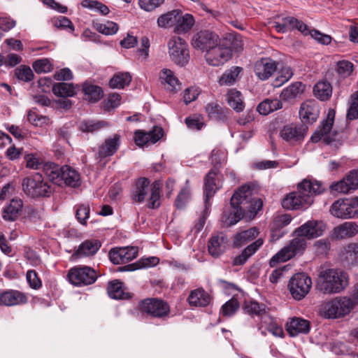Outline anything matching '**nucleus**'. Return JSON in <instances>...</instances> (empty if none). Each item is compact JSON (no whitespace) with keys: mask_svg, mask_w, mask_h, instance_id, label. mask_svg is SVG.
<instances>
[{"mask_svg":"<svg viewBox=\"0 0 358 358\" xmlns=\"http://www.w3.org/2000/svg\"><path fill=\"white\" fill-rule=\"evenodd\" d=\"M263 206L262 200L252 196L250 187L242 185L236 191L230 199V206L224 209L222 222L226 227H230L243 218L254 219Z\"/></svg>","mask_w":358,"mask_h":358,"instance_id":"nucleus-1","label":"nucleus"},{"mask_svg":"<svg viewBox=\"0 0 358 358\" xmlns=\"http://www.w3.org/2000/svg\"><path fill=\"white\" fill-rule=\"evenodd\" d=\"M325 191L321 182L303 179L298 184L297 191L287 194L282 200V206L287 210L306 209L313 203V196Z\"/></svg>","mask_w":358,"mask_h":358,"instance_id":"nucleus-2","label":"nucleus"},{"mask_svg":"<svg viewBox=\"0 0 358 358\" xmlns=\"http://www.w3.org/2000/svg\"><path fill=\"white\" fill-rule=\"evenodd\" d=\"M225 159L226 155L223 151L216 149L212 150L210 160L213 167L204 178L203 190L206 206H207L209 200L214 196L215 192L221 187L219 178V176H221L220 169Z\"/></svg>","mask_w":358,"mask_h":358,"instance_id":"nucleus-3","label":"nucleus"},{"mask_svg":"<svg viewBox=\"0 0 358 358\" xmlns=\"http://www.w3.org/2000/svg\"><path fill=\"white\" fill-rule=\"evenodd\" d=\"M43 171L49 181L59 186L64 184L75 188L80 185L79 173L69 166L59 167L53 162H47L43 166Z\"/></svg>","mask_w":358,"mask_h":358,"instance_id":"nucleus-4","label":"nucleus"},{"mask_svg":"<svg viewBox=\"0 0 358 358\" xmlns=\"http://www.w3.org/2000/svg\"><path fill=\"white\" fill-rule=\"evenodd\" d=\"M348 285L347 273L337 269H327L320 273L317 287L324 294H336L344 290Z\"/></svg>","mask_w":358,"mask_h":358,"instance_id":"nucleus-5","label":"nucleus"},{"mask_svg":"<svg viewBox=\"0 0 358 358\" xmlns=\"http://www.w3.org/2000/svg\"><path fill=\"white\" fill-rule=\"evenodd\" d=\"M22 187L24 194L33 199L50 197L54 192L52 185L39 172L24 178Z\"/></svg>","mask_w":358,"mask_h":358,"instance_id":"nucleus-6","label":"nucleus"},{"mask_svg":"<svg viewBox=\"0 0 358 358\" xmlns=\"http://www.w3.org/2000/svg\"><path fill=\"white\" fill-rule=\"evenodd\" d=\"M352 299L348 296H338L322 305V315L328 319L343 317L354 309Z\"/></svg>","mask_w":358,"mask_h":358,"instance_id":"nucleus-7","label":"nucleus"},{"mask_svg":"<svg viewBox=\"0 0 358 358\" xmlns=\"http://www.w3.org/2000/svg\"><path fill=\"white\" fill-rule=\"evenodd\" d=\"M303 236H296L289 244L280 250L270 259L269 265L275 267L279 262H285L296 255H301L305 251L307 243Z\"/></svg>","mask_w":358,"mask_h":358,"instance_id":"nucleus-8","label":"nucleus"},{"mask_svg":"<svg viewBox=\"0 0 358 358\" xmlns=\"http://www.w3.org/2000/svg\"><path fill=\"white\" fill-rule=\"evenodd\" d=\"M138 309L152 317L164 318L170 314L169 304L159 298H147L138 302Z\"/></svg>","mask_w":358,"mask_h":358,"instance_id":"nucleus-9","label":"nucleus"},{"mask_svg":"<svg viewBox=\"0 0 358 358\" xmlns=\"http://www.w3.org/2000/svg\"><path fill=\"white\" fill-rule=\"evenodd\" d=\"M169 53L171 59L177 65L183 66L189 59L188 45L185 41L180 36L172 37L169 43Z\"/></svg>","mask_w":358,"mask_h":358,"instance_id":"nucleus-10","label":"nucleus"},{"mask_svg":"<svg viewBox=\"0 0 358 358\" xmlns=\"http://www.w3.org/2000/svg\"><path fill=\"white\" fill-rule=\"evenodd\" d=\"M230 44L229 41H218L217 45L210 48L206 52V59L208 64L218 66L231 59V50L229 46Z\"/></svg>","mask_w":358,"mask_h":358,"instance_id":"nucleus-11","label":"nucleus"},{"mask_svg":"<svg viewBox=\"0 0 358 358\" xmlns=\"http://www.w3.org/2000/svg\"><path fill=\"white\" fill-rule=\"evenodd\" d=\"M311 285V278L305 273H299L289 280L288 288L294 299L301 300L309 292Z\"/></svg>","mask_w":358,"mask_h":358,"instance_id":"nucleus-12","label":"nucleus"},{"mask_svg":"<svg viewBox=\"0 0 358 358\" xmlns=\"http://www.w3.org/2000/svg\"><path fill=\"white\" fill-rule=\"evenodd\" d=\"M67 277L71 284L82 286L93 284L97 278V275L91 267L79 266L71 268Z\"/></svg>","mask_w":358,"mask_h":358,"instance_id":"nucleus-13","label":"nucleus"},{"mask_svg":"<svg viewBox=\"0 0 358 358\" xmlns=\"http://www.w3.org/2000/svg\"><path fill=\"white\" fill-rule=\"evenodd\" d=\"M358 188V169L352 170L342 180L332 182L329 186L330 193L348 194Z\"/></svg>","mask_w":358,"mask_h":358,"instance_id":"nucleus-14","label":"nucleus"},{"mask_svg":"<svg viewBox=\"0 0 358 358\" xmlns=\"http://www.w3.org/2000/svg\"><path fill=\"white\" fill-rule=\"evenodd\" d=\"M220 39L217 34L210 30H201L194 34L192 39V46L197 50L208 51L217 45Z\"/></svg>","mask_w":358,"mask_h":358,"instance_id":"nucleus-15","label":"nucleus"},{"mask_svg":"<svg viewBox=\"0 0 358 358\" xmlns=\"http://www.w3.org/2000/svg\"><path fill=\"white\" fill-rule=\"evenodd\" d=\"M326 229V224L318 220H309L296 228L294 234L303 236L307 239H313L322 236Z\"/></svg>","mask_w":358,"mask_h":358,"instance_id":"nucleus-16","label":"nucleus"},{"mask_svg":"<svg viewBox=\"0 0 358 358\" xmlns=\"http://www.w3.org/2000/svg\"><path fill=\"white\" fill-rule=\"evenodd\" d=\"M334 117L335 111L334 110H330L327 114V119L324 120L321 122V124L317 127L315 132L311 136L312 142L317 143L323 136H325L324 138V141L327 144H330L335 141L334 137L328 136L332 129L334 122Z\"/></svg>","mask_w":358,"mask_h":358,"instance_id":"nucleus-17","label":"nucleus"},{"mask_svg":"<svg viewBox=\"0 0 358 358\" xmlns=\"http://www.w3.org/2000/svg\"><path fill=\"white\" fill-rule=\"evenodd\" d=\"M307 131L308 127L304 123L300 125H286L280 131V136L290 144L295 145L303 141Z\"/></svg>","mask_w":358,"mask_h":358,"instance_id":"nucleus-18","label":"nucleus"},{"mask_svg":"<svg viewBox=\"0 0 358 358\" xmlns=\"http://www.w3.org/2000/svg\"><path fill=\"white\" fill-rule=\"evenodd\" d=\"M331 213L338 218L348 219L356 217L353 199H338L330 208Z\"/></svg>","mask_w":358,"mask_h":358,"instance_id":"nucleus-19","label":"nucleus"},{"mask_svg":"<svg viewBox=\"0 0 358 358\" xmlns=\"http://www.w3.org/2000/svg\"><path fill=\"white\" fill-rule=\"evenodd\" d=\"M138 255L136 247H122L112 248L109 252L110 260L114 264H122L135 259Z\"/></svg>","mask_w":358,"mask_h":358,"instance_id":"nucleus-20","label":"nucleus"},{"mask_svg":"<svg viewBox=\"0 0 358 358\" xmlns=\"http://www.w3.org/2000/svg\"><path fill=\"white\" fill-rule=\"evenodd\" d=\"M278 62L270 57H263L255 64V75L262 80L269 78L277 70Z\"/></svg>","mask_w":358,"mask_h":358,"instance_id":"nucleus-21","label":"nucleus"},{"mask_svg":"<svg viewBox=\"0 0 358 358\" xmlns=\"http://www.w3.org/2000/svg\"><path fill=\"white\" fill-rule=\"evenodd\" d=\"M164 133V129L158 126L153 127L152 129L148 132L137 130L134 133V141L138 146L142 147L150 142L155 143L162 138Z\"/></svg>","mask_w":358,"mask_h":358,"instance_id":"nucleus-22","label":"nucleus"},{"mask_svg":"<svg viewBox=\"0 0 358 358\" xmlns=\"http://www.w3.org/2000/svg\"><path fill=\"white\" fill-rule=\"evenodd\" d=\"M26 295L17 290L8 289L0 294V305L13 306L27 303Z\"/></svg>","mask_w":358,"mask_h":358,"instance_id":"nucleus-23","label":"nucleus"},{"mask_svg":"<svg viewBox=\"0 0 358 358\" xmlns=\"http://www.w3.org/2000/svg\"><path fill=\"white\" fill-rule=\"evenodd\" d=\"M150 181L148 178L141 177L135 181L133 189L131 191V198L135 202L142 203L148 194Z\"/></svg>","mask_w":358,"mask_h":358,"instance_id":"nucleus-24","label":"nucleus"},{"mask_svg":"<svg viewBox=\"0 0 358 358\" xmlns=\"http://www.w3.org/2000/svg\"><path fill=\"white\" fill-rule=\"evenodd\" d=\"M101 246V243L99 240H86L79 245L78 248L73 252L72 257L80 258L86 256H92L96 253Z\"/></svg>","mask_w":358,"mask_h":358,"instance_id":"nucleus-25","label":"nucleus"},{"mask_svg":"<svg viewBox=\"0 0 358 358\" xmlns=\"http://www.w3.org/2000/svg\"><path fill=\"white\" fill-rule=\"evenodd\" d=\"M310 329V322L301 317H293L286 324V329L291 336H296L299 334H306Z\"/></svg>","mask_w":358,"mask_h":358,"instance_id":"nucleus-26","label":"nucleus"},{"mask_svg":"<svg viewBox=\"0 0 358 358\" xmlns=\"http://www.w3.org/2000/svg\"><path fill=\"white\" fill-rule=\"evenodd\" d=\"M211 297L203 288H197L192 290L187 297V301L190 306L206 307L210 304Z\"/></svg>","mask_w":358,"mask_h":358,"instance_id":"nucleus-27","label":"nucleus"},{"mask_svg":"<svg viewBox=\"0 0 358 358\" xmlns=\"http://www.w3.org/2000/svg\"><path fill=\"white\" fill-rule=\"evenodd\" d=\"M120 136L114 134L112 138L105 140L104 144L99 146L98 156L100 159L113 155L119 148L120 144Z\"/></svg>","mask_w":358,"mask_h":358,"instance_id":"nucleus-28","label":"nucleus"},{"mask_svg":"<svg viewBox=\"0 0 358 358\" xmlns=\"http://www.w3.org/2000/svg\"><path fill=\"white\" fill-rule=\"evenodd\" d=\"M83 99L90 103H96L103 96L102 88L98 85L85 82L82 85Z\"/></svg>","mask_w":358,"mask_h":358,"instance_id":"nucleus-29","label":"nucleus"},{"mask_svg":"<svg viewBox=\"0 0 358 358\" xmlns=\"http://www.w3.org/2000/svg\"><path fill=\"white\" fill-rule=\"evenodd\" d=\"M107 292L109 296L115 299H129L132 296V294L124 291V283L119 280L110 281Z\"/></svg>","mask_w":358,"mask_h":358,"instance_id":"nucleus-30","label":"nucleus"},{"mask_svg":"<svg viewBox=\"0 0 358 358\" xmlns=\"http://www.w3.org/2000/svg\"><path fill=\"white\" fill-rule=\"evenodd\" d=\"M206 113L210 120L225 122L227 120L229 110L216 102L208 103L205 107Z\"/></svg>","mask_w":358,"mask_h":358,"instance_id":"nucleus-31","label":"nucleus"},{"mask_svg":"<svg viewBox=\"0 0 358 358\" xmlns=\"http://www.w3.org/2000/svg\"><path fill=\"white\" fill-rule=\"evenodd\" d=\"M262 244L263 240L262 238H259L248 245L239 255L236 256L234 259L233 265H243L247 260L258 250Z\"/></svg>","mask_w":358,"mask_h":358,"instance_id":"nucleus-32","label":"nucleus"},{"mask_svg":"<svg viewBox=\"0 0 358 358\" xmlns=\"http://www.w3.org/2000/svg\"><path fill=\"white\" fill-rule=\"evenodd\" d=\"M23 202L20 199H13L3 210V218L7 221H15L22 211Z\"/></svg>","mask_w":358,"mask_h":358,"instance_id":"nucleus-33","label":"nucleus"},{"mask_svg":"<svg viewBox=\"0 0 358 358\" xmlns=\"http://www.w3.org/2000/svg\"><path fill=\"white\" fill-rule=\"evenodd\" d=\"M226 243L227 238L224 235L213 236L208 245L209 254L214 257H218L224 252Z\"/></svg>","mask_w":358,"mask_h":358,"instance_id":"nucleus-34","label":"nucleus"},{"mask_svg":"<svg viewBox=\"0 0 358 358\" xmlns=\"http://www.w3.org/2000/svg\"><path fill=\"white\" fill-rule=\"evenodd\" d=\"M80 88L79 85L75 86L73 83L64 82L55 83L52 87L53 94L59 97H72L76 94V89Z\"/></svg>","mask_w":358,"mask_h":358,"instance_id":"nucleus-35","label":"nucleus"},{"mask_svg":"<svg viewBox=\"0 0 358 358\" xmlns=\"http://www.w3.org/2000/svg\"><path fill=\"white\" fill-rule=\"evenodd\" d=\"M292 221L290 215H278L274 217L273 221L271 224V236L273 238L278 239L282 236L283 233H280V229L287 226Z\"/></svg>","mask_w":358,"mask_h":358,"instance_id":"nucleus-36","label":"nucleus"},{"mask_svg":"<svg viewBox=\"0 0 358 358\" xmlns=\"http://www.w3.org/2000/svg\"><path fill=\"white\" fill-rule=\"evenodd\" d=\"M305 87V85L301 82H294L284 89L281 92L280 96L285 101L294 99L303 94Z\"/></svg>","mask_w":358,"mask_h":358,"instance_id":"nucleus-37","label":"nucleus"},{"mask_svg":"<svg viewBox=\"0 0 358 358\" xmlns=\"http://www.w3.org/2000/svg\"><path fill=\"white\" fill-rule=\"evenodd\" d=\"M159 258L155 257L141 259L133 264L120 266L117 268V271L120 272L133 271L147 266H155L159 263Z\"/></svg>","mask_w":358,"mask_h":358,"instance_id":"nucleus-38","label":"nucleus"},{"mask_svg":"<svg viewBox=\"0 0 358 358\" xmlns=\"http://www.w3.org/2000/svg\"><path fill=\"white\" fill-rule=\"evenodd\" d=\"M282 103L278 99H266L259 103L257 110L261 115H266L269 113L282 108Z\"/></svg>","mask_w":358,"mask_h":358,"instance_id":"nucleus-39","label":"nucleus"},{"mask_svg":"<svg viewBox=\"0 0 358 358\" xmlns=\"http://www.w3.org/2000/svg\"><path fill=\"white\" fill-rule=\"evenodd\" d=\"M177 18L175 30L178 33H186L189 31L195 22L193 15L189 13H185V15H182V13L178 14Z\"/></svg>","mask_w":358,"mask_h":358,"instance_id":"nucleus-40","label":"nucleus"},{"mask_svg":"<svg viewBox=\"0 0 358 358\" xmlns=\"http://www.w3.org/2000/svg\"><path fill=\"white\" fill-rule=\"evenodd\" d=\"M358 231V226L355 223L345 222L334 228V234L337 238H345L354 236Z\"/></svg>","mask_w":358,"mask_h":358,"instance_id":"nucleus-41","label":"nucleus"},{"mask_svg":"<svg viewBox=\"0 0 358 358\" xmlns=\"http://www.w3.org/2000/svg\"><path fill=\"white\" fill-rule=\"evenodd\" d=\"M313 92L317 98L325 101L331 96L332 87L328 81H320L314 86Z\"/></svg>","mask_w":358,"mask_h":358,"instance_id":"nucleus-42","label":"nucleus"},{"mask_svg":"<svg viewBox=\"0 0 358 358\" xmlns=\"http://www.w3.org/2000/svg\"><path fill=\"white\" fill-rule=\"evenodd\" d=\"M299 115L303 122L313 123L317 120L318 114L313 105L302 103L299 110Z\"/></svg>","mask_w":358,"mask_h":358,"instance_id":"nucleus-43","label":"nucleus"},{"mask_svg":"<svg viewBox=\"0 0 358 358\" xmlns=\"http://www.w3.org/2000/svg\"><path fill=\"white\" fill-rule=\"evenodd\" d=\"M150 196L148 203V208L157 209L161 206L159 201L161 192V182L158 180L154 181L150 187Z\"/></svg>","mask_w":358,"mask_h":358,"instance_id":"nucleus-44","label":"nucleus"},{"mask_svg":"<svg viewBox=\"0 0 358 358\" xmlns=\"http://www.w3.org/2000/svg\"><path fill=\"white\" fill-rule=\"evenodd\" d=\"M241 96V93L235 89L231 90L227 94V101L229 106L238 113L243 111L245 108Z\"/></svg>","mask_w":358,"mask_h":358,"instance_id":"nucleus-45","label":"nucleus"},{"mask_svg":"<svg viewBox=\"0 0 358 358\" xmlns=\"http://www.w3.org/2000/svg\"><path fill=\"white\" fill-rule=\"evenodd\" d=\"M243 69L239 66H232L229 69L225 71L219 80L220 85H231L238 78V75Z\"/></svg>","mask_w":358,"mask_h":358,"instance_id":"nucleus-46","label":"nucleus"},{"mask_svg":"<svg viewBox=\"0 0 358 358\" xmlns=\"http://www.w3.org/2000/svg\"><path fill=\"white\" fill-rule=\"evenodd\" d=\"M131 81V76L129 73H115L110 80L109 85L111 88H124L126 85H129Z\"/></svg>","mask_w":358,"mask_h":358,"instance_id":"nucleus-47","label":"nucleus"},{"mask_svg":"<svg viewBox=\"0 0 358 358\" xmlns=\"http://www.w3.org/2000/svg\"><path fill=\"white\" fill-rule=\"evenodd\" d=\"M178 14H181V10L176 9L160 15L157 19L158 26L160 27L173 26L177 21Z\"/></svg>","mask_w":358,"mask_h":358,"instance_id":"nucleus-48","label":"nucleus"},{"mask_svg":"<svg viewBox=\"0 0 358 358\" xmlns=\"http://www.w3.org/2000/svg\"><path fill=\"white\" fill-rule=\"evenodd\" d=\"M243 309L252 316H262L266 313V305L259 303L255 301H245Z\"/></svg>","mask_w":358,"mask_h":358,"instance_id":"nucleus-49","label":"nucleus"},{"mask_svg":"<svg viewBox=\"0 0 358 358\" xmlns=\"http://www.w3.org/2000/svg\"><path fill=\"white\" fill-rule=\"evenodd\" d=\"M282 21L285 22L287 30L296 29L303 35H309V29L307 24L298 20L296 18L294 17H286L282 18Z\"/></svg>","mask_w":358,"mask_h":358,"instance_id":"nucleus-50","label":"nucleus"},{"mask_svg":"<svg viewBox=\"0 0 358 358\" xmlns=\"http://www.w3.org/2000/svg\"><path fill=\"white\" fill-rule=\"evenodd\" d=\"M358 119V91L352 94L349 100L346 120L352 121Z\"/></svg>","mask_w":358,"mask_h":358,"instance_id":"nucleus-51","label":"nucleus"},{"mask_svg":"<svg viewBox=\"0 0 358 358\" xmlns=\"http://www.w3.org/2000/svg\"><path fill=\"white\" fill-rule=\"evenodd\" d=\"M108 123L105 121L84 120L80 122L79 129L83 132H94L107 127Z\"/></svg>","mask_w":358,"mask_h":358,"instance_id":"nucleus-52","label":"nucleus"},{"mask_svg":"<svg viewBox=\"0 0 358 358\" xmlns=\"http://www.w3.org/2000/svg\"><path fill=\"white\" fill-rule=\"evenodd\" d=\"M344 258L348 264H358V243H350L345 249Z\"/></svg>","mask_w":358,"mask_h":358,"instance_id":"nucleus-53","label":"nucleus"},{"mask_svg":"<svg viewBox=\"0 0 358 358\" xmlns=\"http://www.w3.org/2000/svg\"><path fill=\"white\" fill-rule=\"evenodd\" d=\"M15 76L19 80L26 83L31 81L34 78V74L29 66L21 65L15 69Z\"/></svg>","mask_w":358,"mask_h":358,"instance_id":"nucleus-54","label":"nucleus"},{"mask_svg":"<svg viewBox=\"0 0 358 358\" xmlns=\"http://www.w3.org/2000/svg\"><path fill=\"white\" fill-rule=\"evenodd\" d=\"M353 69V64L348 60H341L336 64V71L343 78L349 77L352 74Z\"/></svg>","mask_w":358,"mask_h":358,"instance_id":"nucleus-55","label":"nucleus"},{"mask_svg":"<svg viewBox=\"0 0 358 358\" xmlns=\"http://www.w3.org/2000/svg\"><path fill=\"white\" fill-rule=\"evenodd\" d=\"M81 5L84 8L95 9L96 10L99 11V13H101L103 15H106L110 12V10L106 5L102 3L101 2H99L98 1L83 0L81 2Z\"/></svg>","mask_w":358,"mask_h":358,"instance_id":"nucleus-56","label":"nucleus"},{"mask_svg":"<svg viewBox=\"0 0 358 358\" xmlns=\"http://www.w3.org/2000/svg\"><path fill=\"white\" fill-rule=\"evenodd\" d=\"M32 67L36 73H48L53 70V65L48 58L36 59L33 62Z\"/></svg>","mask_w":358,"mask_h":358,"instance_id":"nucleus-57","label":"nucleus"},{"mask_svg":"<svg viewBox=\"0 0 358 358\" xmlns=\"http://www.w3.org/2000/svg\"><path fill=\"white\" fill-rule=\"evenodd\" d=\"M76 217L83 225L87 224V220L90 217V208L89 204H80L76 206Z\"/></svg>","mask_w":358,"mask_h":358,"instance_id":"nucleus-58","label":"nucleus"},{"mask_svg":"<svg viewBox=\"0 0 358 358\" xmlns=\"http://www.w3.org/2000/svg\"><path fill=\"white\" fill-rule=\"evenodd\" d=\"M239 308V302L235 298H231L222 306V314L224 316H231Z\"/></svg>","mask_w":358,"mask_h":358,"instance_id":"nucleus-59","label":"nucleus"},{"mask_svg":"<svg viewBox=\"0 0 358 358\" xmlns=\"http://www.w3.org/2000/svg\"><path fill=\"white\" fill-rule=\"evenodd\" d=\"M118 29V24L111 21H108L106 24H99L96 26V30L105 35H113L117 31Z\"/></svg>","mask_w":358,"mask_h":358,"instance_id":"nucleus-60","label":"nucleus"},{"mask_svg":"<svg viewBox=\"0 0 358 358\" xmlns=\"http://www.w3.org/2000/svg\"><path fill=\"white\" fill-rule=\"evenodd\" d=\"M27 163V167L33 169H42V172L44 174L43 166L47 163L43 164L38 158L36 157L33 154L27 155L24 157Z\"/></svg>","mask_w":358,"mask_h":358,"instance_id":"nucleus-61","label":"nucleus"},{"mask_svg":"<svg viewBox=\"0 0 358 358\" xmlns=\"http://www.w3.org/2000/svg\"><path fill=\"white\" fill-rule=\"evenodd\" d=\"M189 191L187 188L182 189L175 200V206L178 209L184 208L189 198Z\"/></svg>","mask_w":358,"mask_h":358,"instance_id":"nucleus-62","label":"nucleus"},{"mask_svg":"<svg viewBox=\"0 0 358 358\" xmlns=\"http://www.w3.org/2000/svg\"><path fill=\"white\" fill-rule=\"evenodd\" d=\"M330 241L327 238L318 240L314 243L315 252L317 255L327 254L330 250Z\"/></svg>","mask_w":358,"mask_h":358,"instance_id":"nucleus-63","label":"nucleus"},{"mask_svg":"<svg viewBox=\"0 0 358 358\" xmlns=\"http://www.w3.org/2000/svg\"><path fill=\"white\" fill-rule=\"evenodd\" d=\"M164 0H139L140 7L146 11H152L164 3Z\"/></svg>","mask_w":358,"mask_h":358,"instance_id":"nucleus-64","label":"nucleus"}]
</instances>
